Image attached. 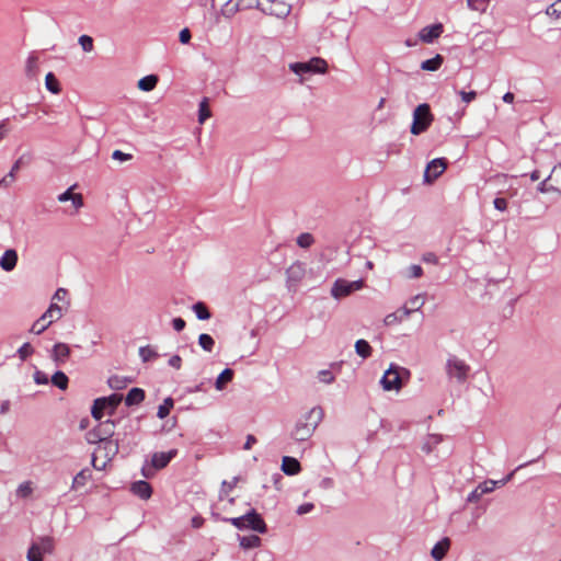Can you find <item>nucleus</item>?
<instances>
[{"label": "nucleus", "mask_w": 561, "mask_h": 561, "mask_svg": "<svg viewBox=\"0 0 561 561\" xmlns=\"http://www.w3.org/2000/svg\"><path fill=\"white\" fill-rule=\"evenodd\" d=\"M323 415L324 413L321 407H313L296 422L290 437L298 443L307 442L321 423Z\"/></svg>", "instance_id": "obj_1"}, {"label": "nucleus", "mask_w": 561, "mask_h": 561, "mask_svg": "<svg viewBox=\"0 0 561 561\" xmlns=\"http://www.w3.org/2000/svg\"><path fill=\"white\" fill-rule=\"evenodd\" d=\"M224 520L230 523L240 530L251 529L259 534H265L267 531V526L264 519L254 508L250 510L242 516L225 518Z\"/></svg>", "instance_id": "obj_2"}, {"label": "nucleus", "mask_w": 561, "mask_h": 561, "mask_svg": "<svg viewBox=\"0 0 561 561\" xmlns=\"http://www.w3.org/2000/svg\"><path fill=\"white\" fill-rule=\"evenodd\" d=\"M433 119L434 117L431 113L430 105L427 103L419 104L413 111V118L410 127L411 134L417 136L426 131Z\"/></svg>", "instance_id": "obj_3"}, {"label": "nucleus", "mask_w": 561, "mask_h": 561, "mask_svg": "<svg viewBox=\"0 0 561 561\" xmlns=\"http://www.w3.org/2000/svg\"><path fill=\"white\" fill-rule=\"evenodd\" d=\"M255 9L260 10L264 14L285 19L290 14L291 5L283 0H262L256 1Z\"/></svg>", "instance_id": "obj_4"}, {"label": "nucleus", "mask_w": 561, "mask_h": 561, "mask_svg": "<svg viewBox=\"0 0 561 561\" xmlns=\"http://www.w3.org/2000/svg\"><path fill=\"white\" fill-rule=\"evenodd\" d=\"M178 455V449H170L169 451H158L153 453L151 457V468L147 467V463L141 468V474L149 479L153 476L154 470H161L165 468L169 462L175 458Z\"/></svg>", "instance_id": "obj_5"}, {"label": "nucleus", "mask_w": 561, "mask_h": 561, "mask_svg": "<svg viewBox=\"0 0 561 561\" xmlns=\"http://www.w3.org/2000/svg\"><path fill=\"white\" fill-rule=\"evenodd\" d=\"M289 69L295 75L301 76L305 73H325L328 70V64L320 57H312L307 62H291Z\"/></svg>", "instance_id": "obj_6"}, {"label": "nucleus", "mask_w": 561, "mask_h": 561, "mask_svg": "<svg viewBox=\"0 0 561 561\" xmlns=\"http://www.w3.org/2000/svg\"><path fill=\"white\" fill-rule=\"evenodd\" d=\"M62 317L61 308L57 304H50L48 309L37 319L32 328L31 332L34 334H42L53 322L59 320Z\"/></svg>", "instance_id": "obj_7"}, {"label": "nucleus", "mask_w": 561, "mask_h": 561, "mask_svg": "<svg viewBox=\"0 0 561 561\" xmlns=\"http://www.w3.org/2000/svg\"><path fill=\"white\" fill-rule=\"evenodd\" d=\"M122 401V396L113 393L108 397H101L94 400L93 405L91 408V415L96 421H101L104 411L106 409L111 410V413L115 411V409L118 407V404Z\"/></svg>", "instance_id": "obj_8"}, {"label": "nucleus", "mask_w": 561, "mask_h": 561, "mask_svg": "<svg viewBox=\"0 0 561 561\" xmlns=\"http://www.w3.org/2000/svg\"><path fill=\"white\" fill-rule=\"evenodd\" d=\"M470 371V366L465 360L459 359L456 355H449L446 362V373L450 379L463 382Z\"/></svg>", "instance_id": "obj_9"}, {"label": "nucleus", "mask_w": 561, "mask_h": 561, "mask_svg": "<svg viewBox=\"0 0 561 561\" xmlns=\"http://www.w3.org/2000/svg\"><path fill=\"white\" fill-rule=\"evenodd\" d=\"M399 366L393 364L385 371L380 379V385L386 391L399 390L401 388V377L399 374Z\"/></svg>", "instance_id": "obj_10"}, {"label": "nucleus", "mask_w": 561, "mask_h": 561, "mask_svg": "<svg viewBox=\"0 0 561 561\" xmlns=\"http://www.w3.org/2000/svg\"><path fill=\"white\" fill-rule=\"evenodd\" d=\"M446 169V161L444 158H435L427 163L423 180L425 183H432L436 180Z\"/></svg>", "instance_id": "obj_11"}, {"label": "nucleus", "mask_w": 561, "mask_h": 561, "mask_svg": "<svg viewBox=\"0 0 561 561\" xmlns=\"http://www.w3.org/2000/svg\"><path fill=\"white\" fill-rule=\"evenodd\" d=\"M443 33V25L440 23L424 26L419 32V37L424 43H433Z\"/></svg>", "instance_id": "obj_12"}, {"label": "nucleus", "mask_w": 561, "mask_h": 561, "mask_svg": "<svg viewBox=\"0 0 561 561\" xmlns=\"http://www.w3.org/2000/svg\"><path fill=\"white\" fill-rule=\"evenodd\" d=\"M18 263V253L14 249H8L0 257V267L4 272H11L15 268Z\"/></svg>", "instance_id": "obj_13"}, {"label": "nucleus", "mask_w": 561, "mask_h": 561, "mask_svg": "<svg viewBox=\"0 0 561 561\" xmlns=\"http://www.w3.org/2000/svg\"><path fill=\"white\" fill-rule=\"evenodd\" d=\"M130 491L141 500H148L152 494L151 485L145 480H138L130 486Z\"/></svg>", "instance_id": "obj_14"}, {"label": "nucleus", "mask_w": 561, "mask_h": 561, "mask_svg": "<svg viewBox=\"0 0 561 561\" xmlns=\"http://www.w3.org/2000/svg\"><path fill=\"white\" fill-rule=\"evenodd\" d=\"M352 294L351 293V285H350V280H346V279H343V278H337L332 288H331V295L335 298V299H340L342 297H345L347 295Z\"/></svg>", "instance_id": "obj_15"}, {"label": "nucleus", "mask_w": 561, "mask_h": 561, "mask_svg": "<svg viewBox=\"0 0 561 561\" xmlns=\"http://www.w3.org/2000/svg\"><path fill=\"white\" fill-rule=\"evenodd\" d=\"M450 547L449 538L445 537L437 541L432 548L431 556L435 561H442Z\"/></svg>", "instance_id": "obj_16"}, {"label": "nucleus", "mask_w": 561, "mask_h": 561, "mask_svg": "<svg viewBox=\"0 0 561 561\" xmlns=\"http://www.w3.org/2000/svg\"><path fill=\"white\" fill-rule=\"evenodd\" d=\"M100 449L104 450V456L106 457L107 461H112L119 450L118 438L103 440L102 444L100 445Z\"/></svg>", "instance_id": "obj_17"}, {"label": "nucleus", "mask_w": 561, "mask_h": 561, "mask_svg": "<svg viewBox=\"0 0 561 561\" xmlns=\"http://www.w3.org/2000/svg\"><path fill=\"white\" fill-rule=\"evenodd\" d=\"M282 470L287 476H295L301 470L300 462L290 456H284L282 460Z\"/></svg>", "instance_id": "obj_18"}, {"label": "nucleus", "mask_w": 561, "mask_h": 561, "mask_svg": "<svg viewBox=\"0 0 561 561\" xmlns=\"http://www.w3.org/2000/svg\"><path fill=\"white\" fill-rule=\"evenodd\" d=\"M115 426L116 421L113 420H106L103 422H100L96 427L99 434L103 438V440L112 439L115 434Z\"/></svg>", "instance_id": "obj_19"}, {"label": "nucleus", "mask_w": 561, "mask_h": 561, "mask_svg": "<svg viewBox=\"0 0 561 561\" xmlns=\"http://www.w3.org/2000/svg\"><path fill=\"white\" fill-rule=\"evenodd\" d=\"M70 354V348L66 343H56L53 346L50 357L56 363L59 364L64 362Z\"/></svg>", "instance_id": "obj_20"}, {"label": "nucleus", "mask_w": 561, "mask_h": 561, "mask_svg": "<svg viewBox=\"0 0 561 561\" xmlns=\"http://www.w3.org/2000/svg\"><path fill=\"white\" fill-rule=\"evenodd\" d=\"M145 390L138 387L131 388L126 397H125V404L127 407H133L141 403L145 400Z\"/></svg>", "instance_id": "obj_21"}, {"label": "nucleus", "mask_w": 561, "mask_h": 561, "mask_svg": "<svg viewBox=\"0 0 561 561\" xmlns=\"http://www.w3.org/2000/svg\"><path fill=\"white\" fill-rule=\"evenodd\" d=\"M158 76L156 75H148V76H145L142 77L139 81H138V89L144 91V92H150L152 91L157 83H158Z\"/></svg>", "instance_id": "obj_22"}, {"label": "nucleus", "mask_w": 561, "mask_h": 561, "mask_svg": "<svg viewBox=\"0 0 561 561\" xmlns=\"http://www.w3.org/2000/svg\"><path fill=\"white\" fill-rule=\"evenodd\" d=\"M444 58L442 55L436 54L433 58L426 59L421 62V69L425 71H436L443 65Z\"/></svg>", "instance_id": "obj_23"}, {"label": "nucleus", "mask_w": 561, "mask_h": 561, "mask_svg": "<svg viewBox=\"0 0 561 561\" xmlns=\"http://www.w3.org/2000/svg\"><path fill=\"white\" fill-rule=\"evenodd\" d=\"M355 353L366 359L371 355V346L366 340L359 339L355 342Z\"/></svg>", "instance_id": "obj_24"}, {"label": "nucleus", "mask_w": 561, "mask_h": 561, "mask_svg": "<svg viewBox=\"0 0 561 561\" xmlns=\"http://www.w3.org/2000/svg\"><path fill=\"white\" fill-rule=\"evenodd\" d=\"M233 378V370L231 368H225L216 378L215 387L217 390H222L225 385L231 381Z\"/></svg>", "instance_id": "obj_25"}, {"label": "nucleus", "mask_w": 561, "mask_h": 561, "mask_svg": "<svg viewBox=\"0 0 561 561\" xmlns=\"http://www.w3.org/2000/svg\"><path fill=\"white\" fill-rule=\"evenodd\" d=\"M50 381L58 389L66 390L68 388L69 379L64 371L57 370L51 376Z\"/></svg>", "instance_id": "obj_26"}, {"label": "nucleus", "mask_w": 561, "mask_h": 561, "mask_svg": "<svg viewBox=\"0 0 561 561\" xmlns=\"http://www.w3.org/2000/svg\"><path fill=\"white\" fill-rule=\"evenodd\" d=\"M192 310L194 311L196 318L198 320H202V321H205V320H209L211 314L208 310V308L206 307V305L202 301H197L195 302L193 306H192Z\"/></svg>", "instance_id": "obj_27"}, {"label": "nucleus", "mask_w": 561, "mask_h": 561, "mask_svg": "<svg viewBox=\"0 0 561 561\" xmlns=\"http://www.w3.org/2000/svg\"><path fill=\"white\" fill-rule=\"evenodd\" d=\"M239 545L243 549L256 548L261 545V538L256 535L239 537Z\"/></svg>", "instance_id": "obj_28"}, {"label": "nucleus", "mask_w": 561, "mask_h": 561, "mask_svg": "<svg viewBox=\"0 0 561 561\" xmlns=\"http://www.w3.org/2000/svg\"><path fill=\"white\" fill-rule=\"evenodd\" d=\"M442 435L439 434H430L422 445V450L426 454L432 453L433 449L442 442Z\"/></svg>", "instance_id": "obj_29"}, {"label": "nucleus", "mask_w": 561, "mask_h": 561, "mask_svg": "<svg viewBox=\"0 0 561 561\" xmlns=\"http://www.w3.org/2000/svg\"><path fill=\"white\" fill-rule=\"evenodd\" d=\"M129 381L130 380L126 377L114 375L107 379V385L111 389L121 390L124 389Z\"/></svg>", "instance_id": "obj_30"}, {"label": "nucleus", "mask_w": 561, "mask_h": 561, "mask_svg": "<svg viewBox=\"0 0 561 561\" xmlns=\"http://www.w3.org/2000/svg\"><path fill=\"white\" fill-rule=\"evenodd\" d=\"M173 399L171 397L165 398L163 402L158 407L157 416L160 420L165 419L169 415L170 410L173 408Z\"/></svg>", "instance_id": "obj_31"}, {"label": "nucleus", "mask_w": 561, "mask_h": 561, "mask_svg": "<svg viewBox=\"0 0 561 561\" xmlns=\"http://www.w3.org/2000/svg\"><path fill=\"white\" fill-rule=\"evenodd\" d=\"M34 545H36L38 547V549L43 552V553H49L53 551L54 549V540L51 537H48V536H45V537H39L35 542H33Z\"/></svg>", "instance_id": "obj_32"}, {"label": "nucleus", "mask_w": 561, "mask_h": 561, "mask_svg": "<svg viewBox=\"0 0 561 561\" xmlns=\"http://www.w3.org/2000/svg\"><path fill=\"white\" fill-rule=\"evenodd\" d=\"M138 353L144 363L152 360L159 356L150 345L140 346Z\"/></svg>", "instance_id": "obj_33"}, {"label": "nucleus", "mask_w": 561, "mask_h": 561, "mask_svg": "<svg viewBox=\"0 0 561 561\" xmlns=\"http://www.w3.org/2000/svg\"><path fill=\"white\" fill-rule=\"evenodd\" d=\"M198 345L206 352H211L215 346V340L207 333H202L198 336Z\"/></svg>", "instance_id": "obj_34"}, {"label": "nucleus", "mask_w": 561, "mask_h": 561, "mask_svg": "<svg viewBox=\"0 0 561 561\" xmlns=\"http://www.w3.org/2000/svg\"><path fill=\"white\" fill-rule=\"evenodd\" d=\"M45 85L51 93H58L60 91L59 82L53 72H48L45 77Z\"/></svg>", "instance_id": "obj_35"}, {"label": "nucleus", "mask_w": 561, "mask_h": 561, "mask_svg": "<svg viewBox=\"0 0 561 561\" xmlns=\"http://www.w3.org/2000/svg\"><path fill=\"white\" fill-rule=\"evenodd\" d=\"M211 113L208 107V100L204 98L198 106V122L204 123L208 117H210Z\"/></svg>", "instance_id": "obj_36"}, {"label": "nucleus", "mask_w": 561, "mask_h": 561, "mask_svg": "<svg viewBox=\"0 0 561 561\" xmlns=\"http://www.w3.org/2000/svg\"><path fill=\"white\" fill-rule=\"evenodd\" d=\"M490 0H467V7L472 11L485 12Z\"/></svg>", "instance_id": "obj_37"}, {"label": "nucleus", "mask_w": 561, "mask_h": 561, "mask_svg": "<svg viewBox=\"0 0 561 561\" xmlns=\"http://www.w3.org/2000/svg\"><path fill=\"white\" fill-rule=\"evenodd\" d=\"M548 179H552L556 183V190L559 194H561V163L552 169Z\"/></svg>", "instance_id": "obj_38"}, {"label": "nucleus", "mask_w": 561, "mask_h": 561, "mask_svg": "<svg viewBox=\"0 0 561 561\" xmlns=\"http://www.w3.org/2000/svg\"><path fill=\"white\" fill-rule=\"evenodd\" d=\"M546 14L551 18H554V19H560L561 18V0H557L553 3H551L546 9Z\"/></svg>", "instance_id": "obj_39"}, {"label": "nucleus", "mask_w": 561, "mask_h": 561, "mask_svg": "<svg viewBox=\"0 0 561 561\" xmlns=\"http://www.w3.org/2000/svg\"><path fill=\"white\" fill-rule=\"evenodd\" d=\"M16 353L21 360H26L34 353V348L28 342H25L18 348Z\"/></svg>", "instance_id": "obj_40"}, {"label": "nucleus", "mask_w": 561, "mask_h": 561, "mask_svg": "<svg viewBox=\"0 0 561 561\" xmlns=\"http://www.w3.org/2000/svg\"><path fill=\"white\" fill-rule=\"evenodd\" d=\"M314 239L312 237L311 233L309 232H304V233H300L298 237H297V244L300 247V248H304V249H307L309 247H311V244L313 243Z\"/></svg>", "instance_id": "obj_41"}, {"label": "nucleus", "mask_w": 561, "mask_h": 561, "mask_svg": "<svg viewBox=\"0 0 561 561\" xmlns=\"http://www.w3.org/2000/svg\"><path fill=\"white\" fill-rule=\"evenodd\" d=\"M78 43L83 51L90 53L93 50V38L91 36L83 34L79 37Z\"/></svg>", "instance_id": "obj_42"}, {"label": "nucleus", "mask_w": 561, "mask_h": 561, "mask_svg": "<svg viewBox=\"0 0 561 561\" xmlns=\"http://www.w3.org/2000/svg\"><path fill=\"white\" fill-rule=\"evenodd\" d=\"M43 552L38 549V547L34 543L30 547L27 551V560L28 561H43Z\"/></svg>", "instance_id": "obj_43"}, {"label": "nucleus", "mask_w": 561, "mask_h": 561, "mask_svg": "<svg viewBox=\"0 0 561 561\" xmlns=\"http://www.w3.org/2000/svg\"><path fill=\"white\" fill-rule=\"evenodd\" d=\"M87 442L88 444H91V445H94V444H102L103 442V438L101 437V435L99 434L96 427L90 430L88 433H87Z\"/></svg>", "instance_id": "obj_44"}, {"label": "nucleus", "mask_w": 561, "mask_h": 561, "mask_svg": "<svg viewBox=\"0 0 561 561\" xmlns=\"http://www.w3.org/2000/svg\"><path fill=\"white\" fill-rule=\"evenodd\" d=\"M32 493V486L30 481L21 483L16 489V495L19 497H27Z\"/></svg>", "instance_id": "obj_45"}, {"label": "nucleus", "mask_w": 561, "mask_h": 561, "mask_svg": "<svg viewBox=\"0 0 561 561\" xmlns=\"http://www.w3.org/2000/svg\"><path fill=\"white\" fill-rule=\"evenodd\" d=\"M26 162L25 156H21L11 167L10 172L8 173V176H10V181H14L15 173L20 170L21 165Z\"/></svg>", "instance_id": "obj_46"}, {"label": "nucleus", "mask_w": 561, "mask_h": 561, "mask_svg": "<svg viewBox=\"0 0 561 561\" xmlns=\"http://www.w3.org/2000/svg\"><path fill=\"white\" fill-rule=\"evenodd\" d=\"M496 486H497V482H495L494 480H489V481H485V482H483V483L478 485V488L480 489V494L490 493Z\"/></svg>", "instance_id": "obj_47"}, {"label": "nucleus", "mask_w": 561, "mask_h": 561, "mask_svg": "<svg viewBox=\"0 0 561 561\" xmlns=\"http://www.w3.org/2000/svg\"><path fill=\"white\" fill-rule=\"evenodd\" d=\"M551 179H548V176L541 181L538 186H537V191L540 192V193H549V192H557L556 190V185H552V184H548V181H550Z\"/></svg>", "instance_id": "obj_48"}, {"label": "nucleus", "mask_w": 561, "mask_h": 561, "mask_svg": "<svg viewBox=\"0 0 561 561\" xmlns=\"http://www.w3.org/2000/svg\"><path fill=\"white\" fill-rule=\"evenodd\" d=\"M319 380L323 383H331L334 380L333 374L328 369H322L319 371Z\"/></svg>", "instance_id": "obj_49"}, {"label": "nucleus", "mask_w": 561, "mask_h": 561, "mask_svg": "<svg viewBox=\"0 0 561 561\" xmlns=\"http://www.w3.org/2000/svg\"><path fill=\"white\" fill-rule=\"evenodd\" d=\"M33 377L37 385H47L49 382L48 376L42 370L36 369Z\"/></svg>", "instance_id": "obj_50"}, {"label": "nucleus", "mask_w": 561, "mask_h": 561, "mask_svg": "<svg viewBox=\"0 0 561 561\" xmlns=\"http://www.w3.org/2000/svg\"><path fill=\"white\" fill-rule=\"evenodd\" d=\"M131 158H133V156L130 153H125V152H123L121 150H114L112 152V159L121 161V162L128 161Z\"/></svg>", "instance_id": "obj_51"}, {"label": "nucleus", "mask_w": 561, "mask_h": 561, "mask_svg": "<svg viewBox=\"0 0 561 561\" xmlns=\"http://www.w3.org/2000/svg\"><path fill=\"white\" fill-rule=\"evenodd\" d=\"M408 271L410 278H417L421 277L423 274V268L417 264H412L411 266H409Z\"/></svg>", "instance_id": "obj_52"}, {"label": "nucleus", "mask_w": 561, "mask_h": 561, "mask_svg": "<svg viewBox=\"0 0 561 561\" xmlns=\"http://www.w3.org/2000/svg\"><path fill=\"white\" fill-rule=\"evenodd\" d=\"M401 321H402V317L399 316L398 311L389 313L385 318L386 325H392V324L401 322Z\"/></svg>", "instance_id": "obj_53"}, {"label": "nucleus", "mask_w": 561, "mask_h": 561, "mask_svg": "<svg viewBox=\"0 0 561 561\" xmlns=\"http://www.w3.org/2000/svg\"><path fill=\"white\" fill-rule=\"evenodd\" d=\"M210 383V379H205L203 381H201L199 383L193 386V387H188L187 388V392L188 393H194V392H201V391H205V386Z\"/></svg>", "instance_id": "obj_54"}, {"label": "nucleus", "mask_w": 561, "mask_h": 561, "mask_svg": "<svg viewBox=\"0 0 561 561\" xmlns=\"http://www.w3.org/2000/svg\"><path fill=\"white\" fill-rule=\"evenodd\" d=\"M313 508H314L313 503L307 502V503L299 505L296 510V513L298 515H305V514L310 513Z\"/></svg>", "instance_id": "obj_55"}, {"label": "nucleus", "mask_w": 561, "mask_h": 561, "mask_svg": "<svg viewBox=\"0 0 561 561\" xmlns=\"http://www.w3.org/2000/svg\"><path fill=\"white\" fill-rule=\"evenodd\" d=\"M410 305L412 306V309L419 311L421 307L424 305V298L421 295H416L413 298H411Z\"/></svg>", "instance_id": "obj_56"}, {"label": "nucleus", "mask_w": 561, "mask_h": 561, "mask_svg": "<svg viewBox=\"0 0 561 561\" xmlns=\"http://www.w3.org/2000/svg\"><path fill=\"white\" fill-rule=\"evenodd\" d=\"M494 208L500 211H504L507 208V201L503 197H496L493 201Z\"/></svg>", "instance_id": "obj_57"}, {"label": "nucleus", "mask_w": 561, "mask_h": 561, "mask_svg": "<svg viewBox=\"0 0 561 561\" xmlns=\"http://www.w3.org/2000/svg\"><path fill=\"white\" fill-rule=\"evenodd\" d=\"M422 261L424 263H428V264H437L438 263V257H437V255L434 252H425L422 255Z\"/></svg>", "instance_id": "obj_58"}, {"label": "nucleus", "mask_w": 561, "mask_h": 561, "mask_svg": "<svg viewBox=\"0 0 561 561\" xmlns=\"http://www.w3.org/2000/svg\"><path fill=\"white\" fill-rule=\"evenodd\" d=\"M191 32L187 27L180 31L179 41L181 44H188L191 41Z\"/></svg>", "instance_id": "obj_59"}, {"label": "nucleus", "mask_w": 561, "mask_h": 561, "mask_svg": "<svg viewBox=\"0 0 561 561\" xmlns=\"http://www.w3.org/2000/svg\"><path fill=\"white\" fill-rule=\"evenodd\" d=\"M185 321L182 319V318H174L172 320V325H173V329L176 331V332H181L184 328H185Z\"/></svg>", "instance_id": "obj_60"}, {"label": "nucleus", "mask_w": 561, "mask_h": 561, "mask_svg": "<svg viewBox=\"0 0 561 561\" xmlns=\"http://www.w3.org/2000/svg\"><path fill=\"white\" fill-rule=\"evenodd\" d=\"M169 365L175 369H180L182 365V358L179 355H173L169 359Z\"/></svg>", "instance_id": "obj_61"}, {"label": "nucleus", "mask_w": 561, "mask_h": 561, "mask_svg": "<svg viewBox=\"0 0 561 561\" xmlns=\"http://www.w3.org/2000/svg\"><path fill=\"white\" fill-rule=\"evenodd\" d=\"M460 95H461V99L463 102L469 103L472 100H474V98L477 96V92L476 91H469V92L461 91Z\"/></svg>", "instance_id": "obj_62"}, {"label": "nucleus", "mask_w": 561, "mask_h": 561, "mask_svg": "<svg viewBox=\"0 0 561 561\" xmlns=\"http://www.w3.org/2000/svg\"><path fill=\"white\" fill-rule=\"evenodd\" d=\"M72 195H73L72 187H69L58 196V201L61 203L71 201Z\"/></svg>", "instance_id": "obj_63"}, {"label": "nucleus", "mask_w": 561, "mask_h": 561, "mask_svg": "<svg viewBox=\"0 0 561 561\" xmlns=\"http://www.w3.org/2000/svg\"><path fill=\"white\" fill-rule=\"evenodd\" d=\"M483 494H480V489L477 486L474 490H472L468 496H467V501L468 502H473V501H477L479 500Z\"/></svg>", "instance_id": "obj_64"}]
</instances>
